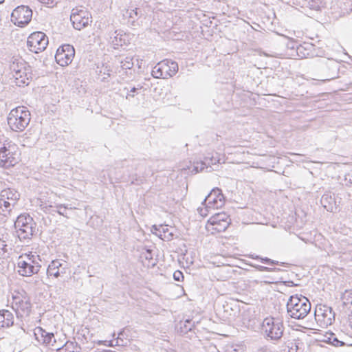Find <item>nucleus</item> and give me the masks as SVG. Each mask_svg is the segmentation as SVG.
<instances>
[{"instance_id": "nucleus-1", "label": "nucleus", "mask_w": 352, "mask_h": 352, "mask_svg": "<svg viewBox=\"0 0 352 352\" xmlns=\"http://www.w3.org/2000/svg\"><path fill=\"white\" fill-rule=\"evenodd\" d=\"M311 311V303L305 296H290L287 302V312L289 317L296 320L305 318Z\"/></svg>"}, {"instance_id": "nucleus-2", "label": "nucleus", "mask_w": 352, "mask_h": 352, "mask_svg": "<svg viewBox=\"0 0 352 352\" xmlns=\"http://www.w3.org/2000/svg\"><path fill=\"white\" fill-rule=\"evenodd\" d=\"M30 120V112L24 106H19L12 109L7 118L9 126L15 132L23 131L29 125Z\"/></svg>"}, {"instance_id": "nucleus-3", "label": "nucleus", "mask_w": 352, "mask_h": 352, "mask_svg": "<svg viewBox=\"0 0 352 352\" xmlns=\"http://www.w3.org/2000/svg\"><path fill=\"white\" fill-rule=\"evenodd\" d=\"M35 226L33 218L26 213L18 216L14 221V228L20 240L30 239L35 232Z\"/></svg>"}, {"instance_id": "nucleus-4", "label": "nucleus", "mask_w": 352, "mask_h": 352, "mask_svg": "<svg viewBox=\"0 0 352 352\" xmlns=\"http://www.w3.org/2000/svg\"><path fill=\"white\" fill-rule=\"evenodd\" d=\"M230 223L231 219L226 213H216L208 220L205 225V230L208 234L224 232Z\"/></svg>"}, {"instance_id": "nucleus-5", "label": "nucleus", "mask_w": 352, "mask_h": 352, "mask_svg": "<svg viewBox=\"0 0 352 352\" xmlns=\"http://www.w3.org/2000/svg\"><path fill=\"white\" fill-rule=\"evenodd\" d=\"M283 322L274 318H266L263 320L261 331L265 336L272 340H278L281 338L284 331Z\"/></svg>"}, {"instance_id": "nucleus-6", "label": "nucleus", "mask_w": 352, "mask_h": 352, "mask_svg": "<svg viewBox=\"0 0 352 352\" xmlns=\"http://www.w3.org/2000/svg\"><path fill=\"white\" fill-rule=\"evenodd\" d=\"M12 308L15 311L17 318L28 316L32 310L30 298L25 292L13 296Z\"/></svg>"}, {"instance_id": "nucleus-7", "label": "nucleus", "mask_w": 352, "mask_h": 352, "mask_svg": "<svg viewBox=\"0 0 352 352\" xmlns=\"http://www.w3.org/2000/svg\"><path fill=\"white\" fill-rule=\"evenodd\" d=\"M48 45V38L42 32L32 33L28 38V49L34 53L38 54L46 49Z\"/></svg>"}, {"instance_id": "nucleus-8", "label": "nucleus", "mask_w": 352, "mask_h": 352, "mask_svg": "<svg viewBox=\"0 0 352 352\" xmlns=\"http://www.w3.org/2000/svg\"><path fill=\"white\" fill-rule=\"evenodd\" d=\"M315 319L321 327L331 325L335 320L332 308L326 305H318L314 311Z\"/></svg>"}, {"instance_id": "nucleus-9", "label": "nucleus", "mask_w": 352, "mask_h": 352, "mask_svg": "<svg viewBox=\"0 0 352 352\" xmlns=\"http://www.w3.org/2000/svg\"><path fill=\"white\" fill-rule=\"evenodd\" d=\"M91 16L89 12L82 7L75 8L72 10L70 20L75 29L80 30L87 27L91 22Z\"/></svg>"}, {"instance_id": "nucleus-10", "label": "nucleus", "mask_w": 352, "mask_h": 352, "mask_svg": "<svg viewBox=\"0 0 352 352\" xmlns=\"http://www.w3.org/2000/svg\"><path fill=\"white\" fill-rule=\"evenodd\" d=\"M32 17V10L25 6H18L11 14V21L19 27H23L28 24Z\"/></svg>"}, {"instance_id": "nucleus-11", "label": "nucleus", "mask_w": 352, "mask_h": 352, "mask_svg": "<svg viewBox=\"0 0 352 352\" xmlns=\"http://www.w3.org/2000/svg\"><path fill=\"white\" fill-rule=\"evenodd\" d=\"M24 257H19L17 260L18 273L23 276H31L37 274L41 267L38 262L33 261H23Z\"/></svg>"}, {"instance_id": "nucleus-12", "label": "nucleus", "mask_w": 352, "mask_h": 352, "mask_svg": "<svg viewBox=\"0 0 352 352\" xmlns=\"http://www.w3.org/2000/svg\"><path fill=\"white\" fill-rule=\"evenodd\" d=\"M75 50L72 45L66 44L60 47L55 54L56 61L60 66L70 64L74 57Z\"/></svg>"}, {"instance_id": "nucleus-13", "label": "nucleus", "mask_w": 352, "mask_h": 352, "mask_svg": "<svg viewBox=\"0 0 352 352\" xmlns=\"http://www.w3.org/2000/svg\"><path fill=\"white\" fill-rule=\"evenodd\" d=\"M69 270V266L67 262L55 259L50 262L47 269V276L48 277L52 276L58 278L63 276L67 273Z\"/></svg>"}, {"instance_id": "nucleus-14", "label": "nucleus", "mask_w": 352, "mask_h": 352, "mask_svg": "<svg viewBox=\"0 0 352 352\" xmlns=\"http://www.w3.org/2000/svg\"><path fill=\"white\" fill-rule=\"evenodd\" d=\"M204 204H209V207H212V208H221L225 204V197L221 190L219 188H213L205 197Z\"/></svg>"}, {"instance_id": "nucleus-15", "label": "nucleus", "mask_w": 352, "mask_h": 352, "mask_svg": "<svg viewBox=\"0 0 352 352\" xmlns=\"http://www.w3.org/2000/svg\"><path fill=\"white\" fill-rule=\"evenodd\" d=\"M12 77L14 78L17 86L28 85L30 80L32 78V69L30 66L26 65L23 69L20 70L18 73H14Z\"/></svg>"}, {"instance_id": "nucleus-16", "label": "nucleus", "mask_w": 352, "mask_h": 352, "mask_svg": "<svg viewBox=\"0 0 352 352\" xmlns=\"http://www.w3.org/2000/svg\"><path fill=\"white\" fill-rule=\"evenodd\" d=\"M15 155L16 154L6 147L1 153L0 166L8 168L14 166L17 163V158Z\"/></svg>"}, {"instance_id": "nucleus-17", "label": "nucleus", "mask_w": 352, "mask_h": 352, "mask_svg": "<svg viewBox=\"0 0 352 352\" xmlns=\"http://www.w3.org/2000/svg\"><path fill=\"white\" fill-rule=\"evenodd\" d=\"M35 338L38 342L48 346L55 335L53 333L46 331L42 327H38L34 331Z\"/></svg>"}, {"instance_id": "nucleus-18", "label": "nucleus", "mask_w": 352, "mask_h": 352, "mask_svg": "<svg viewBox=\"0 0 352 352\" xmlns=\"http://www.w3.org/2000/svg\"><path fill=\"white\" fill-rule=\"evenodd\" d=\"M322 206L329 212H333L337 210V201L334 194L331 192H326L321 197Z\"/></svg>"}, {"instance_id": "nucleus-19", "label": "nucleus", "mask_w": 352, "mask_h": 352, "mask_svg": "<svg viewBox=\"0 0 352 352\" xmlns=\"http://www.w3.org/2000/svg\"><path fill=\"white\" fill-rule=\"evenodd\" d=\"M162 70H164V76L165 79L173 76L178 72V65L175 61L169 59L162 60Z\"/></svg>"}, {"instance_id": "nucleus-20", "label": "nucleus", "mask_w": 352, "mask_h": 352, "mask_svg": "<svg viewBox=\"0 0 352 352\" xmlns=\"http://www.w3.org/2000/svg\"><path fill=\"white\" fill-rule=\"evenodd\" d=\"M14 324L12 313L6 309L0 310V328L9 327Z\"/></svg>"}, {"instance_id": "nucleus-21", "label": "nucleus", "mask_w": 352, "mask_h": 352, "mask_svg": "<svg viewBox=\"0 0 352 352\" xmlns=\"http://www.w3.org/2000/svg\"><path fill=\"white\" fill-rule=\"evenodd\" d=\"M16 204L8 201L3 199V196L0 193V214L3 217H8L11 215L12 209L15 207Z\"/></svg>"}, {"instance_id": "nucleus-22", "label": "nucleus", "mask_w": 352, "mask_h": 352, "mask_svg": "<svg viewBox=\"0 0 352 352\" xmlns=\"http://www.w3.org/2000/svg\"><path fill=\"white\" fill-rule=\"evenodd\" d=\"M2 196H3V199H6L10 202H12L14 204H17V201L20 198L19 192L14 188H8L3 189L0 192Z\"/></svg>"}, {"instance_id": "nucleus-23", "label": "nucleus", "mask_w": 352, "mask_h": 352, "mask_svg": "<svg viewBox=\"0 0 352 352\" xmlns=\"http://www.w3.org/2000/svg\"><path fill=\"white\" fill-rule=\"evenodd\" d=\"M215 274L218 276V280H226L232 277L234 270L230 266H222L215 270Z\"/></svg>"}, {"instance_id": "nucleus-24", "label": "nucleus", "mask_w": 352, "mask_h": 352, "mask_svg": "<svg viewBox=\"0 0 352 352\" xmlns=\"http://www.w3.org/2000/svg\"><path fill=\"white\" fill-rule=\"evenodd\" d=\"M79 349L80 347L76 342L67 341L63 343L57 352H80Z\"/></svg>"}, {"instance_id": "nucleus-25", "label": "nucleus", "mask_w": 352, "mask_h": 352, "mask_svg": "<svg viewBox=\"0 0 352 352\" xmlns=\"http://www.w3.org/2000/svg\"><path fill=\"white\" fill-rule=\"evenodd\" d=\"M25 329L22 327L18 325L15 326L10 331V336L15 342L21 340L25 336Z\"/></svg>"}, {"instance_id": "nucleus-26", "label": "nucleus", "mask_w": 352, "mask_h": 352, "mask_svg": "<svg viewBox=\"0 0 352 352\" xmlns=\"http://www.w3.org/2000/svg\"><path fill=\"white\" fill-rule=\"evenodd\" d=\"M302 7L309 8L312 10H320L322 5V0H302Z\"/></svg>"}, {"instance_id": "nucleus-27", "label": "nucleus", "mask_w": 352, "mask_h": 352, "mask_svg": "<svg viewBox=\"0 0 352 352\" xmlns=\"http://www.w3.org/2000/svg\"><path fill=\"white\" fill-rule=\"evenodd\" d=\"M250 256L253 259L261 261V263L266 264V265H280L281 266H286L287 265V263H283V262L279 263L277 261L272 260L267 257H262L258 255L252 254V255H250Z\"/></svg>"}, {"instance_id": "nucleus-28", "label": "nucleus", "mask_w": 352, "mask_h": 352, "mask_svg": "<svg viewBox=\"0 0 352 352\" xmlns=\"http://www.w3.org/2000/svg\"><path fill=\"white\" fill-rule=\"evenodd\" d=\"M26 63L19 60H14L10 65V69L12 72V75L14 76V73H18L20 70L24 69L26 65Z\"/></svg>"}, {"instance_id": "nucleus-29", "label": "nucleus", "mask_w": 352, "mask_h": 352, "mask_svg": "<svg viewBox=\"0 0 352 352\" xmlns=\"http://www.w3.org/2000/svg\"><path fill=\"white\" fill-rule=\"evenodd\" d=\"M162 61L158 63L152 69L151 75L155 78H164V70H162Z\"/></svg>"}, {"instance_id": "nucleus-30", "label": "nucleus", "mask_w": 352, "mask_h": 352, "mask_svg": "<svg viewBox=\"0 0 352 352\" xmlns=\"http://www.w3.org/2000/svg\"><path fill=\"white\" fill-rule=\"evenodd\" d=\"M300 344H302V342L300 340L289 342L287 345L288 352H302V349L300 346Z\"/></svg>"}, {"instance_id": "nucleus-31", "label": "nucleus", "mask_w": 352, "mask_h": 352, "mask_svg": "<svg viewBox=\"0 0 352 352\" xmlns=\"http://www.w3.org/2000/svg\"><path fill=\"white\" fill-rule=\"evenodd\" d=\"M214 1V0H199V5L202 8H199V11L208 12L212 9Z\"/></svg>"}, {"instance_id": "nucleus-32", "label": "nucleus", "mask_w": 352, "mask_h": 352, "mask_svg": "<svg viewBox=\"0 0 352 352\" xmlns=\"http://www.w3.org/2000/svg\"><path fill=\"white\" fill-rule=\"evenodd\" d=\"M64 342V340H61L60 338H57V335L54 337V339H52L50 344L48 346L50 349L52 350H56V352L58 351V349L60 348L63 343Z\"/></svg>"}, {"instance_id": "nucleus-33", "label": "nucleus", "mask_w": 352, "mask_h": 352, "mask_svg": "<svg viewBox=\"0 0 352 352\" xmlns=\"http://www.w3.org/2000/svg\"><path fill=\"white\" fill-rule=\"evenodd\" d=\"M199 324H202L201 327L203 329L210 331L212 329V327L214 324V322L210 319L203 318L199 320Z\"/></svg>"}, {"instance_id": "nucleus-34", "label": "nucleus", "mask_w": 352, "mask_h": 352, "mask_svg": "<svg viewBox=\"0 0 352 352\" xmlns=\"http://www.w3.org/2000/svg\"><path fill=\"white\" fill-rule=\"evenodd\" d=\"M250 265L260 272H278L280 270L279 268L269 267L256 264H250Z\"/></svg>"}, {"instance_id": "nucleus-35", "label": "nucleus", "mask_w": 352, "mask_h": 352, "mask_svg": "<svg viewBox=\"0 0 352 352\" xmlns=\"http://www.w3.org/2000/svg\"><path fill=\"white\" fill-rule=\"evenodd\" d=\"M120 63L121 67L123 69H129L133 65V58L131 56H126L123 60L120 62Z\"/></svg>"}, {"instance_id": "nucleus-36", "label": "nucleus", "mask_w": 352, "mask_h": 352, "mask_svg": "<svg viewBox=\"0 0 352 352\" xmlns=\"http://www.w3.org/2000/svg\"><path fill=\"white\" fill-rule=\"evenodd\" d=\"M55 207L58 209L57 210V212L58 214H59L60 215H62V216H64L65 217H68L67 216V214H65V210L66 209H73L74 208L69 206L68 205H65V204H56L55 206Z\"/></svg>"}, {"instance_id": "nucleus-37", "label": "nucleus", "mask_w": 352, "mask_h": 352, "mask_svg": "<svg viewBox=\"0 0 352 352\" xmlns=\"http://www.w3.org/2000/svg\"><path fill=\"white\" fill-rule=\"evenodd\" d=\"M342 185L352 187V170L346 173L344 175V178L342 182Z\"/></svg>"}, {"instance_id": "nucleus-38", "label": "nucleus", "mask_w": 352, "mask_h": 352, "mask_svg": "<svg viewBox=\"0 0 352 352\" xmlns=\"http://www.w3.org/2000/svg\"><path fill=\"white\" fill-rule=\"evenodd\" d=\"M19 257H24L25 258H23V261H28V260H29V261L34 260V261H36L38 263L41 261L40 256L33 254L32 252H30L29 254H25L21 255Z\"/></svg>"}, {"instance_id": "nucleus-39", "label": "nucleus", "mask_w": 352, "mask_h": 352, "mask_svg": "<svg viewBox=\"0 0 352 352\" xmlns=\"http://www.w3.org/2000/svg\"><path fill=\"white\" fill-rule=\"evenodd\" d=\"M192 324H191V321L189 320H186L184 323V326H181V332L182 333H187L188 331H190L192 330Z\"/></svg>"}, {"instance_id": "nucleus-40", "label": "nucleus", "mask_w": 352, "mask_h": 352, "mask_svg": "<svg viewBox=\"0 0 352 352\" xmlns=\"http://www.w3.org/2000/svg\"><path fill=\"white\" fill-rule=\"evenodd\" d=\"M201 207H199V215L205 217L208 215L209 212V209L212 208V207H209V204H204V201L201 203Z\"/></svg>"}, {"instance_id": "nucleus-41", "label": "nucleus", "mask_w": 352, "mask_h": 352, "mask_svg": "<svg viewBox=\"0 0 352 352\" xmlns=\"http://www.w3.org/2000/svg\"><path fill=\"white\" fill-rule=\"evenodd\" d=\"M184 277L183 273L179 270H177L173 273V278L176 281H182L184 280Z\"/></svg>"}, {"instance_id": "nucleus-42", "label": "nucleus", "mask_w": 352, "mask_h": 352, "mask_svg": "<svg viewBox=\"0 0 352 352\" xmlns=\"http://www.w3.org/2000/svg\"><path fill=\"white\" fill-rule=\"evenodd\" d=\"M41 3L48 7H54L58 3V0H38Z\"/></svg>"}, {"instance_id": "nucleus-43", "label": "nucleus", "mask_w": 352, "mask_h": 352, "mask_svg": "<svg viewBox=\"0 0 352 352\" xmlns=\"http://www.w3.org/2000/svg\"><path fill=\"white\" fill-rule=\"evenodd\" d=\"M7 252V245L5 241L0 240V255H3Z\"/></svg>"}, {"instance_id": "nucleus-44", "label": "nucleus", "mask_w": 352, "mask_h": 352, "mask_svg": "<svg viewBox=\"0 0 352 352\" xmlns=\"http://www.w3.org/2000/svg\"><path fill=\"white\" fill-rule=\"evenodd\" d=\"M350 299V305L348 309L351 311V314H349L348 320L351 327L352 328V293L351 294Z\"/></svg>"}, {"instance_id": "nucleus-45", "label": "nucleus", "mask_w": 352, "mask_h": 352, "mask_svg": "<svg viewBox=\"0 0 352 352\" xmlns=\"http://www.w3.org/2000/svg\"><path fill=\"white\" fill-rule=\"evenodd\" d=\"M331 342L335 346H341L345 345L344 342L339 340L337 338H333Z\"/></svg>"}, {"instance_id": "nucleus-46", "label": "nucleus", "mask_w": 352, "mask_h": 352, "mask_svg": "<svg viewBox=\"0 0 352 352\" xmlns=\"http://www.w3.org/2000/svg\"><path fill=\"white\" fill-rule=\"evenodd\" d=\"M100 73L103 72L104 75H106L107 77L111 76V69L108 66L102 67V69L100 71Z\"/></svg>"}, {"instance_id": "nucleus-47", "label": "nucleus", "mask_w": 352, "mask_h": 352, "mask_svg": "<svg viewBox=\"0 0 352 352\" xmlns=\"http://www.w3.org/2000/svg\"><path fill=\"white\" fill-rule=\"evenodd\" d=\"M173 237V234L171 232H169L166 233V234L162 235V234H160V238L163 240H167L170 241L172 240Z\"/></svg>"}, {"instance_id": "nucleus-48", "label": "nucleus", "mask_w": 352, "mask_h": 352, "mask_svg": "<svg viewBox=\"0 0 352 352\" xmlns=\"http://www.w3.org/2000/svg\"><path fill=\"white\" fill-rule=\"evenodd\" d=\"M157 230L160 232V234H162V232H163L162 235H164L168 232L169 229L167 228L166 226L161 225V226H160V228Z\"/></svg>"}, {"instance_id": "nucleus-49", "label": "nucleus", "mask_w": 352, "mask_h": 352, "mask_svg": "<svg viewBox=\"0 0 352 352\" xmlns=\"http://www.w3.org/2000/svg\"><path fill=\"white\" fill-rule=\"evenodd\" d=\"M138 12L137 8L135 10H131V12H129V17L131 19H135V17L138 16Z\"/></svg>"}, {"instance_id": "nucleus-50", "label": "nucleus", "mask_w": 352, "mask_h": 352, "mask_svg": "<svg viewBox=\"0 0 352 352\" xmlns=\"http://www.w3.org/2000/svg\"><path fill=\"white\" fill-rule=\"evenodd\" d=\"M280 280H282V278H271L270 280H265V283L270 284V283H277V282L280 281Z\"/></svg>"}, {"instance_id": "nucleus-51", "label": "nucleus", "mask_w": 352, "mask_h": 352, "mask_svg": "<svg viewBox=\"0 0 352 352\" xmlns=\"http://www.w3.org/2000/svg\"><path fill=\"white\" fill-rule=\"evenodd\" d=\"M138 88H135V87H133L131 90H130V93H127V96H126V98H128L129 96L131 97H134V93L136 92V91L138 90Z\"/></svg>"}, {"instance_id": "nucleus-52", "label": "nucleus", "mask_w": 352, "mask_h": 352, "mask_svg": "<svg viewBox=\"0 0 352 352\" xmlns=\"http://www.w3.org/2000/svg\"><path fill=\"white\" fill-rule=\"evenodd\" d=\"M258 352H272V351L267 346H263L258 350Z\"/></svg>"}, {"instance_id": "nucleus-53", "label": "nucleus", "mask_w": 352, "mask_h": 352, "mask_svg": "<svg viewBox=\"0 0 352 352\" xmlns=\"http://www.w3.org/2000/svg\"><path fill=\"white\" fill-rule=\"evenodd\" d=\"M205 168H208L205 162H199V171L204 170Z\"/></svg>"}, {"instance_id": "nucleus-54", "label": "nucleus", "mask_w": 352, "mask_h": 352, "mask_svg": "<svg viewBox=\"0 0 352 352\" xmlns=\"http://www.w3.org/2000/svg\"><path fill=\"white\" fill-rule=\"evenodd\" d=\"M284 284L286 285V286H288V287H292V286H294V285H296V284L294 283L293 281L290 280V281H285L284 282Z\"/></svg>"}, {"instance_id": "nucleus-55", "label": "nucleus", "mask_w": 352, "mask_h": 352, "mask_svg": "<svg viewBox=\"0 0 352 352\" xmlns=\"http://www.w3.org/2000/svg\"><path fill=\"white\" fill-rule=\"evenodd\" d=\"M112 43L115 45H122L121 43H119L118 42V37L117 36L114 37V40L112 41Z\"/></svg>"}, {"instance_id": "nucleus-56", "label": "nucleus", "mask_w": 352, "mask_h": 352, "mask_svg": "<svg viewBox=\"0 0 352 352\" xmlns=\"http://www.w3.org/2000/svg\"><path fill=\"white\" fill-rule=\"evenodd\" d=\"M41 206H43V208L45 209H47L48 208H52V205L50 204V205H47V203H45L44 204H41Z\"/></svg>"}, {"instance_id": "nucleus-57", "label": "nucleus", "mask_w": 352, "mask_h": 352, "mask_svg": "<svg viewBox=\"0 0 352 352\" xmlns=\"http://www.w3.org/2000/svg\"><path fill=\"white\" fill-rule=\"evenodd\" d=\"M210 349L212 351H214V350H215V349H216V346H214V345H210Z\"/></svg>"}, {"instance_id": "nucleus-58", "label": "nucleus", "mask_w": 352, "mask_h": 352, "mask_svg": "<svg viewBox=\"0 0 352 352\" xmlns=\"http://www.w3.org/2000/svg\"><path fill=\"white\" fill-rule=\"evenodd\" d=\"M302 47H301V46H300V47H297V52H301V50H302Z\"/></svg>"}, {"instance_id": "nucleus-59", "label": "nucleus", "mask_w": 352, "mask_h": 352, "mask_svg": "<svg viewBox=\"0 0 352 352\" xmlns=\"http://www.w3.org/2000/svg\"><path fill=\"white\" fill-rule=\"evenodd\" d=\"M195 170L197 172V171H198V170H197V167H196V166H195Z\"/></svg>"}, {"instance_id": "nucleus-60", "label": "nucleus", "mask_w": 352, "mask_h": 352, "mask_svg": "<svg viewBox=\"0 0 352 352\" xmlns=\"http://www.w3.org/2000/svg\"><path fill=\"white\" fill-rule=\"evenodd\" d=\"M4 0H0V3H3Z\"/></svg>"}, {"instance_id": "nucleus-61", "label": "nucleus", "mask_w": 352, "mask_h": 352, "mask_svg": "<svg viewBox=\"0 0 352 352\" xmlns=\"http://www.w3.org/2000/svg\"><path fill=\"white\" fill-rule=\"evenodd\" d=\"M107 78V77L104 76V77H103V78H102V80H105Z\"/></svg>"}]
</instances>
